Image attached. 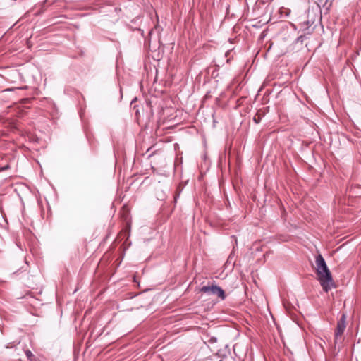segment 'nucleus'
<instances>
[{
	"label": "nucleus",
	"mask_w": 361,
	"mask_h": 361,
	"mask_svg": "<svg viewBox=\"0 0 361 361\" xmlns=\"http://www.w3.org/2000/svg\"><path fill=\"white\" fill-rule=\"evenodd\" d=\"M316 273L320 284L325 292H328L334 285L331 274L321 254L315 257Z\"/></svg>",
	"instance_id": "obj_1"
},
{
	"label": "nucleus",
	"mask_w": 361,
	"mask_h": 361,
	"mask_svg": "<svg viewBox=\"0 0 361 361\" xmlns=\"http://www.w3.org/2000/svg\"><path fill=\"white\" fill-rule=\"evenodd\" d=\"M346 314H342L340 319L338 320L336 327L334 331V343H340L342 341V336L346 329Z\"/></svg>",
	"instance_id": "obj_2"
},
{
	"label": "nucleus",
	"mask_w": 361,
	"mask_h": 361,
	"mask_svg": "<svg viewBox=\"0 0 361 361\" xmlns=\"http://www.w3.org/2000/svg\"><path fill=\"white\" fill-rule=\"evenodd\" d=\"M200 292L203 293L207 295H217L221 300H224L226 298V294L224 290L216 285L204 286H202Z\"/></svg>",
	"instance_id": "obj_3"
},
{
	"label": "nucleus",
	"mask_w": 361,
	"mask_h": 361,
	"mask_svg": "<svg viewBox=\"0 0 361 361\" xmlns=\"http://www.w3.org/2000/svg\"><path fill=\"white\" fill-rule=\"evenodd\" d=\"M279 11H280V13L281 15H285L286 16H289V14L290 13V10L289 8H285V7H281Z\"/></svg>",
	"instance_id": "obj_4"
},
{
	"label": "nucleus",
	"mask_w": 361,
	"mask_h": 361,
	"mask_svg": "<svg viewBox=\"0 0 361 361\" xmlns=\"http://www.w3.org/2000/svg\"><path fill=\"white\" fill-rule=\"evenodd\" d=\"M25 355L30 360H32V357H34V355L30 350L25 351Z\"/></svg>",
	"instance_id": "obj_5"
},
{
	"label": "nucleus",
	"mask_w": 361,
	"mask_h": 361,
	"mask_svg": "<svg viewBox=\"0 0 361 361\" xmlns=\"http://www.w3.org/2000/svg\"><path fill=\"white\" fill-rule=\"evenodd\" d=\"M253 120H254V121H255L256 123H259V121H260V118H259V116H258L257 118L256 116H255V117L253 118Z\"/></svg>",
	"instance_id": "obj_6"
},
{
	"label": "nucleus",
	"mask_w": 361,
	"mask_h": 361,
	"mask_svg": "<svg viewBox=\"0 0 361 361\" xmlns=\"http://www.w3.org/2000/svg\"><path fill=\"white\" fill-rule=\"evenodd\" d=\"M8 168H9V166L6 165V166L3 167L2 169L4 170V169H7Z\"/></svg>",
	"instance_id": "obj_7"
},
{
	"label": "nucleus",
	"mask_w": 361,
	"mask_h": 361,
	"mask_svg": "<svg viewBox=\"0 0 361 361\" xmlns=\"http://www.w3.org/2000/svg\"><path fill=\"white\" fill-rule=\"evenodd\" d=\"M47 1H48V0H47Z\"/></svg>",
	"instance_id": "obj_8"
}]
</instances>
